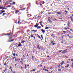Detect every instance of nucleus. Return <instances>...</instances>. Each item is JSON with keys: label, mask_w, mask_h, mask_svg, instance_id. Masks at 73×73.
Instances as JSON below:
<instances>
[{"label": "nucleus", "mask_w": 73, "mask_h": 73, "mask_svg": "<svg viewBox=\"0 0 73 73\" xmlns=\"http://www.w3.org/2000/svg\"><path fill=\"white\" fill-rule=\"evenodd\" d=\"M13 38L12 37H9V38L7 41L9 42H13L14 41V39H12Z\"/></svg>", "instance_id": "nucleus-1"}, {"label": "nucleus", "mask_w": 73, "mask_h": 73, "mask_svg": "<svg viewBox=\"0 0 73 73\" xmlns=\"http://www.w3.org/2000/svg\"><path fill=\"white\" fill-rule=\"evenodd\" d=\"M40 30L43 34H44L45 33V30L43 29H41Z\"/></svg>", "instance_id": "nucleus-2"}, {"label": "nucleus", "mask_w": 73, "mask_h": 73, "mask_svg": "<svg viewBox=\"0 0 73 73\" xmlns=\"http://www.w3.org/2000/svg\"><path fill=\"white\" fill-rule=\"evenodd\" d=\"M8 36H12L13 35V34L12 33V32L10 31V33H9V34H7Z\"/></svg>", "instance_id": "nucleus-3"}, {"label": "nucleus", "mask_w": 73, "mask_h": 73, "mask_svg": "<svg viewBox=\"0 0 73 73\" xmlns=\"http://www.w3.org/2000/svg\"><path fill=\"white\" fill-rule=\"evenodd\" d=\"M39 23L40 24V25H41L42 28H43V27H44V26L42 24V21L39 22Z\"/></svg>", "instance_id": "nucleus-4"}, {"label": "nucleus", "mask_w": 73, "mask_h": 73, "mask_svg": "<svg viewBox=\"0 0 73 73\" xmlns=\"http://www.w3.org/2000/svg\"><path fill=\"white\" fill-rule=\"evenodd\" d=\"M38 26V24H37V23H36V25H34V27L35 28H37Z\"/></svg>", "instance_id": "nucleus-5"}, {"label": "nucleus", "mask_w": 73, "mask_h": 73, "mask_svg": "<svg viewBox=\"0 0 73 73\" xmlns=\"http://www.w3.org/2000/svg\"><path fill=\"white\" fill-rule=\"evenodd\" d=\"M32 71L33 72H35L36 71V69H33V70H32L30 71V72H32Z\"/></svg>", "instance_id": "nucleus-6"}, {"label": "nucleus", "mask_w": 73, "mask_h": 73, "mask_svg": "<svg viewBox=\"0 0 73 73\" xmlns=\"http://www.w3.org/2000/svg\"><path fill=\"white\" fill-rule=\"evenodd\" d=\"M37 48H38L39 50H40V49H41V47H40V45H38V46H37Z\"/></svg>", "instance_id": "nucleus-7"}, {"label": "nucleus", "mask_w": 73, "mask_h": 73, "mask_svg": "<svg viewBox=\"0 0 73 73\" xmlns=\"http://www.w3.org/2000/svg\"><path fill=\"white\" fill-rule=\"evenodd\" d=\"M48 20L49 22H50V23H52V21H51V19H48Z\"/></svg>", "instance_id": "nucleus-8"}, {"label": "nucleus", "mask_w": 73, "mask_h": 73, "mask_svg": "<svg viewBox=\"0 0 73 73\" xmlns=\"http://www.w3.org/2000/svg\"><path fill=\"white\" fill-rule=\"evenodd\" d=\"M6 71H7V68H5L4 70L3 73H5V72H6Z\"/></svg>", "instance_id": "nucleus-9"}, {"label": "nucleus", "mask_w": 73, "mask_h": 73, "mask_svg": "<svg viewBox=\"0 0 73 73\" xmlns=\"http://www.w3.org/2000/svg\"><path fill=\"white\" fill-rule=\"evenodd\" d=\"M68 26H70V23H70V22L69 21H68Z\"/></svg>", "instance_id": "nucleus-10"}, {"label": "nucleus", "mask_w": 73, "mask_h": 73, "mask_svg": "<svg viewBox=\"0 0 73 73\" xmlns=\"http://www.w3.org/2000/svg\"><path fill=\"white\" fill-rule=\"evenodd\" d=\"M21 21V19H19L18 21V23H17V24H20V22Z\"/></svg>", "instance_id": "nucleus-11"}, {"label": "nucleus", "mask_w": 73, "mask_h": 73, "mask_svg": "<svg viewBox=\"0 0 73 73\" xmlns=\"http://www.w3.org/2000/svg\"><path fill=\"white\" fill-rule=\"evenodd\" d=\"M21 46V43L20 42L19 43V44L18 45V46Z\"/></svg>", "instance_id": "nucleus-12"}, {"label": "nucleus", "mask_w": 73, "mask_h": 73, "mask_svg": "<svg viewBox=\"0 0 73 73\" xmlns=\"http://www.w3.org/2000/svg\"><path fill=\"white\" fill-rule=\"evenodd\" d=\"M19 11H18L17 10H16L15 11V13L16 14H17L18 13V12H19Z\"/></svg>", "instance_id": "nucleus-13"}, {"label": "nucleus", "mask_w": 73, "mask_h": 73, "mask_svg": "<svg viewBox=\"0 0 73 73\" xmlns=\"http://www.w3.org/2000/svg\"><path fill=\"white\" fill-rule=\"evenodd\" d=\"M27 17H31V14H27Z\"/></svg>", "instance_id": "nucleus-14"}, {"label": "nucleus", "mask_w": 73, "mask_h": 73, "mask_svg": "<svg viewBox=\"0 0 73 73\" xmlns=\"http://www.w3.org/2000/svg\"><path fill=\"white\" fill-rule=\"evenodd\" d=\"M28 40L29 41H31L32 40L31 39V37L30 36H29V38L28 39Z\"/></svg>", "instance_id": "nucleus-15"}, {"label": "nucleus", "mask_w": 73, "mask_h": 73, "mask_svg": "<svg viewBox=\"0 0 73 73\" xmlns=\"http://www.w3.org/2000/svg\"><path fill=\"white\" fill-rule=\"evenodd\" d=\"M68 66H69V64H67V66H65V68H68Z\"/></svg>", "instance_id": "nucleus-16"}, {"label": "nucleus", "mask_w": 73, "mask_h": 73, "mask_svg": "<svg viewBox=\"0 0 73 73\" xmlns=\"http://www.w3.org/2000/svg\"><path fill=\"white\" fill-rule=\"evenodd\" d=\"M23 61L21 60V61H20V62L21 64H22L23 65L24 64V62H23Z\"/></svg>", "instance_id": "nucleus-17"}, {"label": "nucleus", "mask_w": 73, "mask_h": 73, "mask_svg": "<svg viewBox=\"0 0 73 73\" xmlns=\"http://www.w3.org/2000/svg\"><path fill=\"white\" fill-rule=\"evenodd\" d=\"M24 65H25V69H27V66L25 64H24Z\"/></svg>", "instance_id": "nucleus-18"}, {"label": "nucleus", "mask_w": 73, "mask_h": 73, "mask_svg": "<svg viewBox=\"0 0 73 73\" xmlns=\"http://www.w3.org/2000/svg\"><path fill=\"white\" fill-rule=\"evenodd\" d=\"M41 36V37L42 38V39H41V41H42V40L43 39V36H42V35H41L40 36Z\"/></svg>", "instance_id": "nucleus-19"}, {"label": "nucleus", "mask_w": 73, "mask_h": 73, "mask_svg": "<svg viewBox=\"0 0 73 73\" xmlns=\"http://www.w3.org/2000/svg\"><path fill=\"white\" fill-rule=\"evenodd\" d=\"M57 20V19H52V20L53 21H56Z\"/></svg>", "instance_id": "nucleus-20"}, {"label": "nucleus", "mask_w": 73, "mask_h": 73, "mask_svg": "<svg viewBox=\"0 0 73 73\" xmlns=\"http://www.w3.org/2000/svg\"><path fill=\"white\" fill-rule=\"evenodd\" d=\"M41 28V26H38L37 28V29H39L40 28Z\"/></svg>", "instance_id": "nucleus-21"}, {"label": "nucleus", "mask_w": 73, "mask_h": 73, "mask_svg": "<svg viewBox=\"0 0 73 73\" xmlns=\"http://www.w3.org/2000/svg\"><path fill=\"white\" fill-rule=\"evenodd\" d=\"M25 42V40H23L21 42V43L22 44H24V43Z\"/></svg>", "instance_id": "nucleus-22"}, {"label": "nucleus", "mask_w": 73, "mask_h": 73, "mask_svg": "<svg viewBox=\"0 0 73 73\" xmlns=\"http://www.w3.org/2000/svg\"><path fill=\"white\" fill-rule=\"evenodd\" d=\"M46 54H49V52H48V51H46Z\"/></svg>", "instance_id": "nucleus-23"}, {"label": "nucleus", "mask_w": 73, "mask_h": 73, "mask_svg": "<svg viewBox=\"0 0 73 73\" xmlns=\"http://www.w3.org/2000/svg\"><path fill=\"white\" fill-rule=\"evenodd\" d=\"M57 13L58 15H61V12H57Z\"/></svg>", "instance_id": "nucleus-24"}, {"label": "nucleus", "mask_w": 73, "mask_h": 73, "mask_svg": "<svg viewBox=\"0 0 73 73\" xmlns=\"http://www.w3.org/2000/svg\"><path fill=\"white\" fill-rule=\"evenodd\" d=\"M10 7H11V6L10 5H8V6L7 7V8H10Z\"/></svg>", "instance_id": "nucleus-25"}, {"label": "nucleus", "mask_w": 73, "mask_h": 73, "mask_svg": "<svg viewBox=\"0 0 73 73\" xmlns=\"http://www.w3.org/2000/svg\"><path fill=\"white\" fill-rule=\"evenodd\" d=\"M4 12H5V11L4 10V11H2L1 12V14H2L3 13H4Z\"/></svg>", "instance_id": "nucleus-26"}, {"label": "nucleus", "mask_w": 73, "mask_h": 73, "mask_svg": "<svg viewBox=\"0 0 73 73\" xmlns=\"http://www.w3.org/2000/svg\"><path fill=\"white\" fill-rule=\"evenodd\" d=\"M3 35L4 36H7V35H8V34H3Z\"/></svg>", "instance_id": "nucleus-27"}, {"label": "nucleus", "mask_w": 73, "mask_h": 73, "mask_svg": "<svg viewBox=\"0 0 73 73\" xmlns=\"http://www.w3.org/2000/svg\"><path fill=\"white\" fill-rule=\"evenodd\" d=\"M49 28H48V27H46L45 28V29H48Z\"/></svg>", "instance_id": "nucleus-28"}, {"label": "nucleus", "mask_w": 73, "mask_h": 73, "mask_svg": "<svg viewBox=\"0 0 73 73\" xmlns=\"http://www.w3.org/2000/svg\"><path fill=\"white\" fill-rule=\"evenodd\" d=\"M45 68H46V67H45V66H44V68L43 69V70H45Z\"/></svg>", "instance_id": "nucleus-29"}, {"label": "nucleus", "mask_w": 73, "mask_h": 73, "mask_svg": "<svg viewBox=\"0 0 73 73\" xmlns=\"http://www.w3.org/2000/svg\"><path fill=\"white\" fill-rule=\"evenodd\" d=\"M31 32H36V30H32L31 31Z\"/></svg>", "instance_id": "nucleus-30"}, {"label": "nucleus", "mask_w": 73, "mask_h": 73, "mask_svg": "<svg viewBox=\"0 0 73 73\" xmlns=\"http://www.w3.org/2000/svg\"><path fill=\"white\" fill-rule=\"evenodd\" d=\"M15 4H16V3L15 2H13L12 3V5H15Z\"/></svg>", "instance_id": "nucleus-31"}, {"label": "nucleus", "mask_w": 73, "mask_h": 73, "mask_svg": "<svg viewBox=\"0 0 73 73\" xmlns=\"http://www.w3.org/2000/svg\"><path fill=\"white\" fill-rule=\"evenodd\" d=\"M30 36H31V38L34 37V36H33V35H31Z\"/></svg>", "instance_id": "nucleus-32"}, {"label": "nucleus", "mask_w": 73, "mask_h": 73, "mask_svg": "<svg viewBox=\"0 0 73 73\" xmlns=\"http://www.w3.org/2000/svg\"><path fill=\"white\" fill-rule=\"evenodd\" d=\"M61 69H59L58 70V71H60V72H61Z\"/></svg>", "instance_id": "nucleus-33"}, {"label": "nucleus", "mask_w": 73, "mask_h": 73, "mask_svg": "<svg viewBox=\"0 0 73 73\" xmlns=\"http://www.w3.org/2000/svg\"><path fill=\"white\" fill-rule=\"evenodd\" d=\"M3 16H4L5 15H6V13H3Z\"/></svg>", "instance_id": "nucleus-34"}, {"label": "nucleus", "mask_w": 73, "mask_h": 73, "mask_svg": "<svg viewBox=\"0 0 73 73\" xmlns=\"http://www.w3.org/2000/svg\"><path fill=\"white\" fill-rule=\"evenodd\" d=\"M64 36H62V40H63L64 39Z\"/></svg>", "instance_id": "nucleus-35"}, {"label": "nucleus", "mask_w": 73, "mask_h": 73, "mask_svg": "<svg viewBox=\"0 0 73 73\" xmlns=\"http://www.w3.org/2000/svg\"><path fill=\"white\" fill-rule=\"evenodd\" d=\"M13 73H16V71H13Z\"/></svg>", "instance_id": "nucleus-36"}, {"label": "nucleus", "mask_w": 73, "mask_h": 73, "mask_svg": "<svg viewBox=\"0 0 73 73\" xmlns=\"http://www.w3.org/2000/svg\"><path fill=\"white\" fill-rule=\"evenodd\" d=\"M30 30H27V32L28 33V32H30Z\"/></svg>", "instance_id": "nucleus-37"}, {"label": "nucleus", "mask_w": 73, "mask_h": 73, "mask_svg": "<svg viewBox=\"0 0 73 73\" xmlns=\"http://www.w3.org/2000/svg\"><path fill=\"white\" fill-rule=\"evenodd\" d=\"M45 3V2H44V1H43L42 2V4H44V3Z\"/></svg>", "instance_id": "nucleus-38"}, {"label": "nucleus", "mask_w": 73, "mask_h": 73, "mask_svg": "<svg viewBox=\"0 0 73 73\" xmlns=\"http://www.w3.org/2000/svg\"><path fill=\"white\" fill-rule=\"evenodd\" d=\"M55 44H56V43H52V45H55Z\"/></svg>", "instance_id": "nucleus-39"}, {"label": "nucleus", "mask_w": 73, "mask_h": 73, "mask_svg": "<svg viewBox=\"0 0 73 73\" xmlns=\"http://www.w3.org/2000/svg\"><path fill=\"white\" fill-rule=\"evenodd\" d=\"M4 65H7V63H6V62H5Z\"/></svg>", "instance_id": "nucleus-40"}, {"label": "nucleus", "mask_w": 73, "mask_h": 73, "mask_svg": "<svg viewBox=\"0 0 73 73\" xmlns=\"http://www.w3.org/2000/svg\"><path fill=\"white\" fill-rule=\"evenodd\" d=\"M65 13H68V11H65Z\"/></svg>", "instance_id": "nucleus-41"}, {"label": "nucleus", "mask_w": 73, "mask_h": 73, "mask_svg": "<svg viewBox=\"0 0 73 73\" xmlns=\"http://www.w3.org/2000/svg\"><path fill=\"white\" fill-rule=\"evenodd\" d=\"M9 69H12V66H11L9 68Z\"/></svg>", "instance_id": "nucleus-42"}, {"label": "nucleus", "mask_w": 73, "mask_h": 73, "mask_svg": "<svg viewBox=\"0 0 73 73\" xmlns=\"http://www.w3.org/2000/svg\"><path fill=\"white\" fill-rule=\"evenodd\" d=\"M61 66V65L60 64H59L58 66V68H60V66Z\"/></svg>", "instance_id": "nucleus-43"}, {"label": "nucleus", "mask_w": 73, "mask_h": 73, "mask_svg": "<svg viewBox=\"0 0 73 73\" xmlns=\"http://www.w3.org/2000/svg\"><path fill=\"white\" fill-rule=\"evenodd\" d=\"M65 29L66 30H67V29H68V28H67L65 27Z\"/></svg>", "instance_id": "nucleus-44"}, {"label": "nucleus", "mask_w": 73, "mask_h": 73, "mask_svg": "<svg viewBox=\"0 0 73 73\" xmlns=\"http://www.w3.org/2000/svg\"><path fill=\"white\" fill-rule=\"evenodd\" d=\"M16 57L15 56H14L13 58L12 59H13V60H14L15 59V58Z\"/></svg>", "instance_id": "nucleus-45"}, {"label": "nucleus", "mask_w": 73, "mask_h": 73, "mask_svg": "<svg viewBox=\"0 0 73 73\" xmlns=\"http://www.w3.org/2000/svg\"><path fill=\"white\" fill-rule=\"evenodd\" d=\"M39 38H40V39H41V37H40V36L39 35V36H38Z\"/></svg>", "instance_id": "nucleus-46"}, {"label": "nucleus", "mask_w": 73, "mask_h": 73, "mask_svg": "<svg viewBox=\"0 0 73 73\" xmlns=\"http://www.w3.org/2000/svg\"><path fill=\"white\" fill-rule=\"evenodd\" d=\"M8 4V3H5V5H6V4Z\"/></svg>", "instance_id": "nucleus-47"}, {"label": "nucleus", "mask_w": 73, "mask_h": 73, "mask_svg": "<svg viewBox=\"0 0 73 73\" xmlns=\"http://www.w3.org/2000/svg\"><path fill=\"white\" fill-rule=\"evenodd\" d=\"M3 9V7H1V9Z\"/></svg>", "instance_id": "nucleus-48"}, {"label": "nucleus", "mask_w": 73, "mask_h": 73, "mask_svg": "<svg viewBox=\"0 0 73 73\" xmlns=\"http://www.w3.org/2000/svg\"><path fill=\"white\" fill-rule=\"evenodd\" d=\"M70 31H72V32H73V30H72V29H70Z\"/></svg>", "instance_id": "nucleus-49"}, {"label": "nucleus", "mask_w": 73, "mask_h": 73, "mask_svg": "<svg viewBox=\"0 0 73 73\" xmlns=\"http://www.w3.org/2000/svg\"><path fill=\"white\" fill-rule=\"evenodd\" d=\"M13 56H15V53H14V54H13Z\"/></svg>", "instance_id": "nucleus-50"}, {"label": "nucleus", "mask_w": 73, "mask_h": 73, "mask_svg": "<svg viewBox=\"0 0 73 73\" xmlns=\"http://www.w3.org/2000/svg\"><path fill=\"white\" fill-rule=\"evenodd\" d=\"M53 41H52L51 42V44H53Z\"/></svg>", "instance_id": "nucleus-51"}, {"label": "nucleus", "mask_w": 73, "mask_h": 73, "mask_svg": "<svg viewBox=\"0 0 73 73\" xmlns=\"http://www.w3.org/2000/svg\"><path fill=\"white\" fill-rule=\"evenodd\" d=\"M62 63L63 64L64 63V61H62Z\"/></svg>", "instance_id": "nucleus-52"}, {"label": "nucleus", "mask_w": 73, "mask_h": 73, "mask_svg": "<svg viewBox=\"0 0 73 73\" xmlns=\"http://www.w3.org/2000/svg\"><path fill=\"white\" fill-rule=\"evenodd\" d=\"M36 36H38L39 35H38V34H36Z\"/></svg>", "instance_id": "nucleus-53"}, {"label": "nucleus", "mask_w": 73, "mask_h": 73, "mask_svg": "<svg viewBox=\"0 0 73 73\" xmlns=\"http://www.w3.org/2000/svg\"><path fill=\"white\" fill-rule=\"evenodd\" d=\"M67 50V49H66L65 50H64V51H63L64 52H65V51Z\"/></svg>", "instance_id": "nucleus-54"}, {"label": "nucleus", "mask_w": 73, "mask_h": 73, "mask_svg": "<svg viewBox=\"0 0 73 73\" xmlns=\"http://www.w3.org/2000/svg\"><path fill=\"white\" fill-rule=\"evenodd\" d=\"M40 68H41V67H42V65L41 64H40Z\"/></svg>", "instance_id": "nucleus-55"}, {"label": "nucleus", "mask_w": 73, "mask_h": 73, "mask_svg": "<svg viewBox=\"0 0 73 73\" xmlns=\"http://www.w3.org/2000/svg\"><path fill=\"white\" fill-rule=\"evenodd\" d=\"M71 21H73V18H71Z\"/></svg>", "instance_id": "nucleus-56"}, {"label": "nucleus", "mask_w": 73, "mask_h": 73, "mask_svg": "<svg viewBox=\"0 0 73 73\" xmlns=\"http://www.w3.org/2000/svg\"><path fill=\"white\" fill-rule=\"evenodd\" d=\"M64 64H63L62 63H60V64L61 65H63Z\"/></svg>", "instance_id": "nucleus-57"}, {"label": "nucleus", "mask_w": 73, "mask_h": 73, "mask_svg": "<svg viewBox=\"0 0 73 73\" xmlns=\"http://www.w3.org/2000/svg\"><path fill=\"white\" fill-rule=\"evenodd\" d=\"M21 61H23V58H21Z\"/></svg>", "instance_id": "nucleus-58"}, {"label": "nucleus", "mask_w": 73, "mask_h": 73, "mask_svg": "<svg viewBox=\"0 0 73 73\" xmlns=\"http://www.w3.org/2000/svg\"><path fill=\"white\" fill-rule=\"evenodd\" d=\"M63 32L64 33H66V31H63Z\"/></svg>", "instance_id": "nucleus-59"}, {"label": "nucleus", "mask_w": 73, "mask_h": 73, "mask_svg": "<svg viewBox=\"0 0 73 73\" xmlns=\"http://www.w3.org/2000/svg\"><path fill=\"white\" fill-rule=\"evenodd\" d=\"M50 69H53V67H51L50 68Z\"/></svg>", "instance_id": "nucleus-60"}, {"label": "nucleus", "mask_w": 73, "mask_h": 73, "mask_svg": "<svg viewBox=\"0 0 73 73\" xmlns=\"http://www.w3.org/2000/svg\"><path fill=\"white\" fill-rule=\"evenodd\" d=\"M52 72H53V71H52L51 72H49V73H52Z\"/></svg>", "instance_id": "nucleus-61"}, {"label": "nucleus", "mask_w": 73, "mask_h": 73, "mask_svg": "<svg viewBox=\"0 0 73 73\" xmlns=\"http://www.w3.org/2000/svg\"><path fill=\"white\" fill-rule=\"evenodd\" d=\"M64 58L66 57V58H68V56H64Z\"/></svg>", "instance_id": "nucleus-62"}, {"label": "nucleus", "mask_w": 73, "mask_h": 73, "mask_svg": "<svg viewBox=\"0 0 73 73\" xmlns=\"http://www.w3.org/2000/svg\"><path fill=\"white\" fill-rule=\"evenodd\" d=\"M23 69V67H21V70H22Z\"/></svg>", "instance_id": "nucleus-63"}, {"label": "nucleus", "mask_w": 73, "mask_h": 73, "mask_svg": "<svg viewBox=\"0 0 73 73\" xmlns=\"http://www.w3.org/2000/svg\"><path fill=\"white\" fill-rule=\"evenodd\" d=\"M71 67H72V68H73V64H72L71 65Z\"/></svg>", "instance_id": "nucleus-64"}]
</instances>
